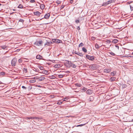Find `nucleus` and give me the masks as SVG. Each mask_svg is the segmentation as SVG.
I'll use <instances>...</instances> for the list:
<instances>
[{
	"label": "nucleus",
	"mask_w": 133,
	"mask_h": 133,
	"mask_svg": "<svg viewBox=\"0 0 133 133\" xmlns=\"http://www.w3.org/2000/svg\"><path fill=\"white\" fill-rule=\"evenodd\" d=\"M68 64L70 66L72 67L73 68H75L76 67V65L73 64L71 62L68 61Z\"/></svg>",
	"instance_id": "obj_1"
},
{
	"label": "nucleus",
	"mask_w": 133,
	"mask_h": 133,
	"mask_svg": "<svg viewBox=\"0 0 133 133\" xmlns=\"http://www.w3.org/2000/svg\"><path fill=\"white\" fill-rule=\"evenodd\" d=\"M17 60L15 58H14L11 61V64L12 66H15L16 65V62Z\"/></svg>",
	"instance_id": "obj_2"
},
{
	"label": "nucleus",
	"mask_w": 133,
	"mask_h": 133,
	"mask_svg": "<svg viewBox=\"0 0 133 133\" xmlns=\"http://www.w3.org/2000/svg\"><path fill=\"white\" fill-rule=\"evenodd\" d=\"M86 57L89 60L93 61L94 59V56H91L88 55H86Z\"/></svg>",
	"instance_id": "obj_3"
},
{
	"label": "nucleus",
	"mask_w": 133,
	"mask_h": 133,
	"mask_svg": "<svg viewBox=\"0 0 133 133\" xmlns=\"http://www.w3.org/2000/svg\"><path fill=\"white\" fill-rule=\"evenodd\" d=\"M38 119L39 118L37 117H25L24 118V120H25L26 119Z\"/></svg>",
	"instance_id": "obj_4"
},
{
	"label": "nucleus",
	"mask_w": 133,
	"mask_h": 133,
	"mask_svg": "<svg viewBox=\"0 0 133 133\" xmlns=\"http://www.w3.org/2000/svg\"><path fill=\"white\" fill-rule=\"evenodd\" d=\"M42 42H34V45L36 46H41L42 45Z\"/></svg>",
	"instance_id": "obj_5"
},
{
	"label": "nucleus",
	"mask_w": 133,
	"mask_h": 133,
	"mask_svg": "<svg viewBox=\"0 0 133 133\" xmlns=\"http://www.w3.org/2000/svg\"><path fill=\"white\" fill-rule=\"evenodd\" d=\"M45 79V78L43 77H41L37 78V80L38 81H41Z\"/></svg>",
	"instance_id": "obj_6"
},
{
	"label": "nucleus",
	"mask_w": 133,
	"mask_h": 133,
	"mask_svg": "<svg viewBox=\"0 0 133 133\" xmlns=\"http://www.w3.org/2000/svg\"><path fill=\"white\" fill-rule=\"evenodd\" d=\"M50 16V14L49 13L46 14L44 16V18L46 19H48Z\"/></svg>",
	"instance_id": "obj_7"
},
{
	"label": "nucleus",
	"mask_w": 133,
	"mask_h": 133,
	"mask_svg": "<svg viewBox=\"0 0 133 133\" xmlns=\"http://www.w3.org/2000/svg\"><path fill=\"white\" fill-rule=\"evenodd\" d=\"M111 71V70L109 69H105L104 70V72L109 73Z\"/></svg>",
	"instance_id": "obj_8"
},
{
	"label": "nucleus",
	"mask_w": 133,
	"mask_h": 133,
	"mask_svg": "<svg viewBox=\"0 0 133 133\" xmlns=\"http://www.w3.org/2000/svg\"><path fill=\"white\" fill-rule=\"evenodd\" d=\"M34 15L39 16H40V15L41 14V13L39 11H36L34 12Z\"/></svg>",
	"instance_id": "obj_9"
},
{
	"label": "nucleus",
	"mask_w": 133,
	"mask_h": 133,
	"mask_svg": "<svg viewBox=\"0 0 133 133\" xmlns=\"http://www.w3.org/2000/svg\"><path fill=\"white\" fill-rule=\"evenodd\" d=\"M93 92L91 90H88L87 91H86V93L87 94H92Z\"/></svg>",
	"instance_id": "obj_10"
},
{
	"label": "nucleus",
	"mask_w": 133,
	"mask_h": 133,
	"mask_svg": "<svg viewBox=\"0 0 133 133\" xmlns=\"http://www.w3.org/2000/svg\"><path fill=\"white\" fill-rule=\"evenodd\" d=\"M43 57L40 55H38L36 56V58L37 59H42Z\"/></svg>",
	"instance_id": "obj_11"
},
{
	"label": "nucleus",
	"mask_w": 133,
	"mask_h": 133,
	"mask_svg": "<svg viewBox=\"0 0 133 133\" xmlns=\"http://www.w3.org/2000/svg\"><path fill=\"white\" fill-rule=\"evenodd\" d=\"M116 78L114 77H112L110 78V80L111 82L114 81L115 80Z\"/></svg>",
	"instance_id": "obj_12"
},
{
	"label": "nucleus",
	"mask_w": 133,
	"mask_h": 133,
	"mask_svg": "<svg viewBox=\"0 0 133 133\" xmlns=\"http://www.w3.org/2000/svg\"><path fill=\"white\" fill-rule=\"evenodd\" d=\"M61 66L59 64H57L55 65L54 66V67L56 68H59Z\"/></svg>",
	"instance_id": "obj_13"
},
{
	"label": "nucleus",
	"mask_w": 133,
	"mask_h": 133,
	"mask_svg": "<svg viewBox=\"0 0 133 133\" xmlns=\"http://www.w3.org/2000/svg\"><path fill=\"white\" fill-rule=\"evenodd\" d=\"M75 53L77 55L81 56L82 57L83 56V54L81 53H80V52H75Z\"/></svg>",
	"instance_id": "obj_14"
},
{
	"label": "nucleus",
	"mask_w": 133,
	"mask_h": 133,
	"mask_svg": "<svg viewBox=\"0 0 133 133\" xmlns=\"http://www.w3.org/2000/svg\"><path fill=\"white\" fill-rule=\"evenodd\" d=\"M102 46V45H99L97 43H96L95 44V48L97 49H98L101 46Z\"/></svg>",
	"instance_id": "obj_15"
},
{
	"label": "nucleus",
	"mask_w": 133,
	"mask_h": 133,
	"mask_svg": "<svg viewBox=\"0 0 133 133\" xmlns=\"http://www.w3.org/2000/svg\"><path fill=\"white\" fill-rule=\"evenodd\" d=\"M52 42H46V44L45 43L44 44V45H49L50 44H51L52 43Z\"/></svg>",
	"instance_id": "obj_16"
},
{
	"label": "nucleus",
	"mask_w": 133,
	"mask_h": 133,
	"mask_svg": "<svg viewBox=\"0 0 133 133\" xmlns=\"http://www.w3.org/2000/svg\"><path fill=\"white\" fill-rule=\"evenodd\" d=\"M42 72L45 75H47L48 73V71L45 70H44L42 71Z\"/></svg>",
	"instance_id": "obj_17"
},
{
	"label": "nucleus",
	"mask_w": 133,
	"mask_h": 133,
	"mask_svg": "<svg viewBox=\"0 0 133 133\" xmlns=\"http://www.w3.org/2000/svg\"><path fill=\"white\" fill-rule=\"evenodd\" d=\"M41 9H43L45 8V5L43 4H41L40 5Z\"/></svg>",
	"instance_id": "obj_18"
},
{
	"label": "nucleus",
	"mask_w": 133,
	"mask_h": 133,
	"mask_svg": "<svg viewBox=\"0 0 133 133\" xmlns=\"http://www.w3.org/2000/svg\"><path fill=\"white\" fill-rule=\"evenodd\" d=\"M82 50L85 53H86L87 52V50L86 49H85L84 47H83L82 49Z\"/></svg>",
	"instance_id": "obj_19"
},
{
	"label": "nucleus",
	"mask_w": 133,
	"mask_h": 133,
	"mask_svg": "<svg viewBox=\"0 0 133 133\" xmlns=\"http://www.w3.org/2000/svg\"><path fill=\"white\" fill-rule=\"evenodd\" d=\"M91 68L93 69H96V65L94 64L92 65L91 66Z\"/></svg>",
	"instance_id": "obj_20"
},
{
	"label": "nucleus",
	"mask_w": 133,
	"mask_h": 133,
	"mask_svg": "<svg viewBox=\"0 0 133 133\" xmlns=\"http://www.w3.org/2000/svg\"><path fill=\"white\" fill-rule=\"evenodd\" d=\"M38 68L41 70H43L44 68L41 65H39L38 66Z\"/></svg>",
	"instance_id": "obj_21"
},
{
	"label": "nucleus",
	"mask_w": 133,
	"mask_h": 133,
	"mask_svg": "<svg viewBox=\"0 0 133 133\" xmlns=\"http://www.w3.org/2000/svg\"><path fill=\"white\" fill-rule=\"evenodd\" d=\"M116 72L115 71H113V72H112L111 73V75L112 76H114L116 74Z\"/></svg>",
	"instance_id": "obj_22"
},
{
	"label": "nucleus",
	"mask_w": 133,
	"mask_h": 133,
	"mask_svg": "<svg viewBox=\"0 0 133 133\" xmlns=\"http://www.w3.org/2000/svg\"><path fill=\"white\" fill-rule=\"evenodd\" d=\"M23 70L24 71V72L25 73H26L27 72V69L25 68H23Z\"/></svg>",
	"instance_id": "obj_23"
},
{
	"label": "nucleus",
	"mask_w": 133,
	"mask_h": 133,
	"mask_svg": "<svg viewBox=\"0 0 133 133\" xmlns=\"http://www.w3.org/2000/svg\"><path fill=\"white\" fill-rule=\"evenodd\" d=\"M36 82V80L35 79H31L30 81V82L31 83H34Z\"/></svg>",
	"instance_id": "obj_24"
},
{
	"label": "nucleus",
	"mask_w": 133,
	"mask_h": 133,
	"mask_svg": "<svg viewBox=\"0 0 133 133\" xmlns=\"http://www.w3.org/2000/svg\"><path fill=\"white\" fill-rule=\"evenodd\" d=\"M85 124H80V125H75L74 126V127H73V128H74V127H82Z\"/></svg>",
	"instance_id": "obj_25"
},
{
	"label": "nucleus",
	"mask_w": 133,
	"mask_h": 133,
	"mask_svg": "<svg viewBox=\"0 0 133 133\" xmlns=\"http://www.w3.org/2000/svg\"><path fill=\"white\" fill-rule=\"evenodd\" d=\"M5 74V72H0V75L3 76Z\"/></svg>",
	"instance_id": "obj_26"
},
{
	"label": "nucleus",
	"mask_w": 133,
	"mask_h": 133,
	"mask_svg": "<svg viewBox=\"0 0 133 133\" xmlns=\"http://www.w3.org/2000/svg\"><path fill=\"white\" fill-rule=\"evenodd\" d=\"M93 97L92 96H91L89 98V101H91L93 100Z\"/></svg>",
	"instance_id": "obj_27"
},
{
	"label": "nucleus",
	"mask_w": 133,
	"mask_h": 133,
	"mask_svg": "<svg viewBox=\"0 0 133 133\" xmlns=\"http://www.w3.org/2000/svg\"><path fill=\"white\" fill-rule=\"evenodd\" d=\"M1 47L2 49H6L7 48V47H6V46L5 45L2 46H1Z\"/></svg>",
	"instance_id": "obj_28"
},
{
	"label": "nucleus",
	"mask_w": 133,
	"mask_h": 133,
	"mask_svg": "<svg viewBox=\"0 0 133 133\" xmlns=\"http://www.w3.org/2000/svg\"><path fill=\"white\" fill-rule=\"evenodd\" d=\"M23 6L21 4H20L18 6V8H23Z\"/></svg>",
	"instance_id": "obj_29"
},
{
	"label": "nucleus",
	"mask_w": 133,
	"mask_h": 133,
	"mask_svg": "<svg viewBox=\"0 0 133 133\" xmlns=\"http://www.w3.org/2000/svg\"><path fill=\"white\" fill-rule=\"evenodd\" d=\"M23 61L21 58H20L18 60V62L19 63H21Z\"/></svg>",
	"instance_id": "obj_30"
},
{
	"label": "nucleus",
	"mask_w": 133,
	"mask_h": 133,
	"mask_svg": "<svg viewBox=\"0 0 133 133\" xmlns=\"http://www.w3.org/2000/svg\"><path fill=\"white\" fill-rule=\"evenodd\" d=\"M76 85L78 87H81V85L77 83L76 84Z\"/></svg>",
	"instance_id": "obj_31"
},
{
	"label": "nucleus",
	"mask_w": 133,
	"mask_h": 133,
	"mask_svg": "<svg viewBox=\"0 0 133 133\" xmlns=\"http://www.w3.org/2000/svg\"><path fill=\"white\" fill-rule=\"evenodd\" d=\"M58 77L59 78H62L63 77V75H58Z\"/></svg>",
	"instance_id": "obj_32"
},
{
	"label": "nucleus",
	"mask_w": 133,
	"mask_h": 133,
	"mask_svg": "<svg viewBox=\"0 0 133 133\" xmlns=\"http://www.w3.org/2000/svg\"><path fill=\"white\" fill-rule=\"evenodd\" d=\"M83 44L82 43H81L79 45V47L82 46H83Z\"/></svg>",
	"instance_id": "obj_33"
},
{
	"label": "nucleus",
	"mask_w": 133,
	"mask_h": 133,
	"mask_svg": "<svg viewBox=\"0 0 133 133\" xmlns=\"http://www.w3.org/2000/svg\"><path fill=\"white\" fill-rule=\"evenodd\" d=\"M19 22H21L22 23H23L24 22V21L23 19H20L19 20Z\"/></svg>",
	"instance_id": "obj_34"
},
{
	"label": "nucleus",
	"mask_w": 133,
	"mask_h": 133,
	"mask_svg": "<svg viewBox=\"0 0 133 133\" xmlns=\"http://www.w3.org/2000/svg\"><path fill=\"white\" fill-rule=\"evenodd\" d=\"M109 53L112 56H115V54L112 52H110Z\"/></svg>",
	"instance_id": "obj_35"
},
{
	"label": "nucleus",
	"mask_w": 133,
	"mask_h": 133,
	"mask_svg": "<svg viewBox=\"0 0 133 133\" xmlns=\"http://www.w3.org/2000/svg\"><path fill=\"white\" fill-rule=\"evenodd\" d=\"M30 119H26L25 120H24L25 121H26L28 122H30V121L29 120Z\"/></svg>",
	"instance_id": "obj_36"
},
{
	"label": "nucleus",
	"mask_w": 133,
	"mask_h": 133,
	"mask_svg": "<svg viewBox=\"0 0 133 133\" xmlns=\"http://www.w3.org/2000/svg\"><path fill=\"white\" fill-rule=\"evenodd\" d=\"M95 39L96 38L95 37H92L91 38V39L92 41H94Z\"/></svg>",
	"instance_id": "obj_37"
},
{
	"label": "nucleus",
	"mask_w": 133,
	"mask_h": 133,
	"mask_svg": "<svg viewBox=\"0 0 133 133\" xmlns=\"http://www.w3.org/2000/svg\"><path fill=\"white\" fill-rule=\"evenodd\" d=\"M75 22L76 23H79V20L77 19L76 20Z\"/></svg>",
	"instance_id": "obj_38"
},
{
	"label": "nucleus",
	"mask_w": 133,
	"mask_h": 133,
	"mask_svg": "<svg viewBox=\"0 0 133 133\" xmlns=\"http://www.w3.org/2000/svg\"><path fill=\"white\" fill-rule=\"evenodd\" d=\"M35 2V1L34 0H31L30 2L31 3H34Z\"/></svg>",
	"instance_id": "obj_39"
},
{
	"label": "nucleus",
	"mask_w": 133,
	"mask_h": 133,
	"mask_svg": "<svg viewBox=\"0 0 133 133\" xmlns=\"http://www.w3.org/2000/svg\"><path fill=\"white\" fill-rule=\"evenodd\" d=\"M127 86V85L125 84H124L123 85L122 87L123 88H126Z\"/></svg>",
	"instance_id": "obj_40"
},
{
	"label": "nucleus",
	"mask_w": 133,
	"mask_h": 133,
	"mask_svg": "<svg viewBox=\"0 0 133 133\" xmlns=\"http://www.w3.org/2000/svg\"><path fill=\"white\" fill-rule=\"evenodd\" d=\"M54 41L52 40V42H58V41H59V40H58L57 39H54Z\"/></svg>",
	"instance_id": "obj_41"
},
{
	"label": "nucleus",
	"mask_w": 133,
	"mask_h": 133,
	"mask_svg": "<svg viewBox=\"0 0 133 133\" xmlns=\"http://www.w3.org/2000/svg\"><path fill=\"white\" fill-rule=\"evenodd\" d=\"M32 88V87L31 86H29L28 87V88L29 89V90H30Z\"/></svg>",
	"instance_id": "obj_42"
},
{
	"label": "nucleus",
	"mask_w": 133,
	"mask_h": 133,
	"mask_svg": "<svg viewBox=\"0 0 133 133\" xmlns=\"http://www.w3.org/2000/svg\"><path fill=\"white\" fill-rule=\"evenodd\" d=\"M22 88L25 89V90H26V88L24 86H22Z\"/></svg>",
	"instance_id": "obj_43"
},
{
	"label": "nucleus",
	"mask_w": 133,
	"mask_h": 133,
	"mask_svg": "<svg viewBox=\"0 0 133 133\" xmlns=\"http://www.w3.org/2000/svg\"><path fill=\"white\" fill-rule=\"evenodd\" d=\"M130 6L131 10V11L133 10V7H131L130 5Z\"/></svg>",
	"instance_id": "obj_44"
},
{
	"label": "nucleus",
	"mask_w": 133,
	"mask_h": 133,
	"mask_svg": "<svg viewBox=\"0 0 133 133\" xmlns=\"http://www.w3.org/2000/svg\"><path fill=\"white\" fill-rule=\"evenodd\" d=\"M82 90L84 91H85L86 90V89L85 88H84L82 89Z\"/></svg>",
	"instance_id": "obj_45"
},
{
	"label": "nucleus",
	"mask_w": 133,
	"mask_h": 133,
	"mask_svg": "<svg viewBox=\"0 0 133 133\" xmlns=\"http://www.w3.org/2000/svg\"><path fill=\"white\" fill-rule=\"evenodd\" d=\"M77 29L78 31L80 29L79 26L77 27Z\"/></svg>",
	"instance_id": "obj_46"
},
{
	"label": "nucleus",
	"mask_w": 133,
	"mask_h": 133,
	"mask_svg": "<svg viewBox=\"0 0 133 133\" xmlns=\"http://www.w3.org/2000/svg\"><path fill=\"white\" fill-rule=\"evenodd\" d=\"M57 103V104H58V105H61L62 104V103L61 102H58Z\"/></svg>",
	"instance_id": "obj_47"
},
{
	"label": "nucleus",
	"mask_w": 133,
	"mask_h": 133,
	"mask_svg": "<svg viewBox=\"0 0 133 133\" xmlns=\"http://www.w3.org/2000/svg\"><path fill=\"white\" fill-rule=\"evenodd\" d=\"M64 5H61V9H63L64 8Z\"/></svg>",
	"instance_id": "obj_48"
},
{
	"label": "nucleus",
	"mask_w": 133,
	"mask_h": 133,
	"mask_svg": "<svg viewBox=\"0 0 133 133\" xmlns=\"http://www.w3.org/2000/svg\"><path fill=\"white\" fill-rule=\"evenodd\" d=\"M115 46L117 48V49H118V50L119 49V46H118V45H115Z\"/></svg>",
	"instance_id": "obj_49"
},
{
	"label": "nucleus",
	"mask_w": 133,
	"mask_h": 133,
	"mask_svg": "<svg viewBox=\"0 0 133 133\" xmlns=\"http://www.w3.org/2000/svg\"><path fill=\"white\" fill-rule=\"evenodd\" d=\"M65 72L67 74H69L70 73V71H65Z\"/></svg>",
	"instance_id": "obj_50"
},
{
	"label": "nucleus",
	"mask_w": 133,
	"mask_h": 133,
	"mask_svg": "<svg viewBox=\"0 0 133 133\" xmlns=\"http://www.w3.org/2000/svg\"><path fill=\"white\" fill-rule=\"evenodd\" d=\"M125 43H123L122 44L121 43H120V44L119 43V44L120 45H121V46H122V44H123V45H124V44H125Z\"/></svg>",
	"instance_id": "obj_51"
},
{
	"label": "nucleus",
	"mask_w": 133,
	"mask_h": 133,
	"mask_svg": "<svg viewBox=\"0 0 133 133\" xmlns=\"http://www.w3.org/2000/svg\"><path fill=\"white\" fill-rule=\"evenodd\" d=\"M117 40L116 39H114V40H113V41L112 42H117Z\"/></svg>",
	"instance_id": "obj_52"
},
{
	"label": "nucleus",
	"mask_w": 133,
	"mask_h": 133,
	"mask_svg": "<svg viewBox=\"0 0 133 133\" xmlns=\"http://www.w3.org/2000/svg\"><path fill=\"white\" fill-rule=\"evenodd\" d=\"M34 71H37V70L36 69H35V68H34Z\"/></svg>",
	"instance_id": "obj_53"
},
{
	"label": "nucleus",
	"mask_w": 133,
	"mask_h": 133,
	"mask_svg": "<svg viewBox=\"0 0 133 133\" xmlns=\"http://www.w3.org/2000/svg\"><path fill=\"white\" fill-rule=\"evenodd\" d=\"M63 100L64 101H66V98H64Z\"/></svg>",
	"instance_id": "obj_54"
},
{
	"label": "nucleus",
	"mask_w": 133,
	"mask_h": 133,
	"mask_svg": "<svg viewBox=\"0 0 133 133\" xmlns=\"http://www.w3.org/2000/svg\"><path fill=\"white\" fill-rule=\"evenodd\" d=\"M56 43H62V42H56Z\"/></svg>",
	"instance_id": "obj_55"
},
{
	"label": "nucleus",
	"mask_w": 133,
	"mask_h": 133,
	"mask_svg": "<svg viewBox=\"0 0 133 133\" xmlns=\"http://www.w3.org/2000/svg\"><path fill=\"white\" fill-rule=\"evenodd\" d=\"M72 2H73V0H72L71 1H70V3H72Z\"/></svg>",
	"instance_id": "obj_56"
},
{
	"label": "nucleus",
	"mask_w": 133,
	"mask_h": 133,
	"mask_svg": "<svg viewBox=\"0 0 133 133\" xmlns=\"http://www.w3.org/2000/svg\"><path fill=\"white\" fill-rule=\"evenodd\" d=\"M105 42H111V41H110L107 40V41H105Z\"/></svg>",
	"instance_id": "obj_57"
},
{
	"label": "nucleus",
	"mask_w": 133,
	"mask_h": 133,
	"mask_svg": "<svg viewBox=\"0 0 133 133\" xmlns=\"http://www.w3.org/2000/svg\"><path fill=\"white\" fill-rule=\"evenodd\" d=\"M109 2V1H108V2ZM109 4V3H106V5H107L108 4Z\"/></svg>",
	"instance_id": "obj_58"
},
{
	"label": "nucleus",
	"mask_w": 133,
	"mask_h": 133,
	"mask_svg": "<svg viewBox=\"0 0 133 133\" xmlns=\"http://www.w3.org/2000/svg\"><path fill=\"white\" fill-rule=\"evenodd\" d=\"M131 122H133V119H132L131 121H130Z\"/></svg>",
	"instance_id": "obj_59"
},
{
	"label": "nucleus",
	"mask_w": 133,
	"mask_h": 133,
	"mask_svg": "<svg viewBox=\"0 0 133 133\" xmlns=\"http://www.w3.org/2000/svg\"><path fill=\"white\" fill-rule=\"evenodd\" d=\"M38 87H41V86L39 85L38 86Z\"/></svg>",
	"instance_id": "obj_60"
},
{
	"label": "nucleus",
	"mask_w": 133,
	"mask_h": 133,
	"mask_svg": "<svg viewBox=\"0 0 133 133\" xmlns=\"http://www.w3.org/2000/svg\"><path fill=\"white\" fill-rule=\"evenodd\" d=\"M114 42L115 43H116L117 42Z\"/></svg>",
	"instance_id": "obj_61"
},
{
	"label": "nucleus",
	"mask_w": 133,
	"mask_h": 133,
	"mask_svg": "<svg viewBox=\"0 0 133 133\" xmlns=\"http://www.w3.org/2000/svg\"><path fill=\"white\" fill-rule=\"evenodd\" d=\"M129 56V57H132V56Z\"/></svg>",
	"instance_id": "obj_62"
},
{
	"label": "nucleus",
	"mask_w": 133,
	"mask_h": 133,
	"mask_svg": "<svg viewBox=\"0 0 133 133\" xmlns=\"http://www.w3.org/2000/svg\"><path fill=\"white\" fill-rule=\"evenodd\" d=\"M2 83L1 81H0V84H1Z\"/></svg>",
	"instance_id": "obj_63"
},
{
	"label": "nucleus",
	"mask_w": 133,
	"mask_h": 133,
	"mask_svg": "<svg viewBox=\"0 0 133 133\" xmlns=\"http://www.w3.org/2000/svg\"><path fill=\"white\" fill-rule=\"evenodd\" d=\"M1 5V4H0V6Z\"/></svg>",
	"instance_id": "obj_64"
}]
</instances>
